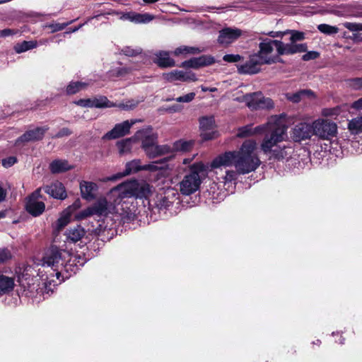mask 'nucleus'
<instances>
[{"label": "nucleus", "instance_id": "f257e3e1", "mask_svg": "<svg viewBox=\"0 0 362 362\" xmlns=\"http://www.w3.org/2000/svg\"><path fill=\"white\" fill-rule=\"evenodd\" d=\"M257 143L246 140L238 151H226L216 157L211 163V168L234 166L239 174L245 175L255 171L261 161L255 153Z\"/></svg>", "mask_w": 362, "mask_h": 362}, {"label": "nucleus", "instance_id": "f03ea898", "mask_svg": "<svg viewBox=\"0 0 362 362\" xmlns=\"http://www.w3.org/2000/svg\"><path fill=\"white\" fill-rule=\"evenodd\" d=\"M85 262L79 255L71 254L54 245L48 248L42 257V266L51 267L57 278L62 276L63 280L76 274Z\"/></svg>", "mask_w": 362, "mask_h": 362}, {"label": "nucleus", "instance_id": "7ed1b4c3", "mask_svg": "<svg viewBox=\"0 0 362 362\" xmlns=\"http://www.w3.org/2000/svg\"><path fill=\"white\" fill-rule=\"evenodd\" d=\"M269 124H274V125L271 127L270 135L265 136L261 144V148L265 154H270L269 159L278 160L287 159L291 156L292 148L286 146H277L278 143L286 139L287 127L282 119L276 115L270 118Z\"/></svg>", "mask_w": 362, "mask_h": 362}, {"label": "nucleus", "instance_id": "20e7f679", "mask_svg": "<svg viewBox=\"0 0 362 362\" xmlns=\"http://www.w3.org/2000/svg\"><path fill=\"white\" fill-rule=\"evenodd\" d=\"M208 172L209 166L202 162L189 165L188 169L185 170L183 177L179 182L180 193L188 196L198 191Z\"/></svg>", "mask_w": 362, "mask_h": 362}, {"label": "nucleus", "instance_id": "39448f33", "mask_svg": "<svg viewBox=\"0 0 362 362\" xmlns=\"http://www.w3.org/2000/svg\"><path fill=\"white\" fill-rule=\"evenodd\" d=\"M151 192V189L148 183L130 180L112 189L110 196L116 197L115 204L119 205L126 198L147 199Z\"/></svg>", "mask_w": 362, "mask_h": 362}, {"label": "nucleus", "instance_id": "423d86ee", "mask_svg": "<svg viewBox=\"0 0 362 362\" xmlns=\"http://www.w3.org/2000/svg\"><path fill=\"white\" fill-rule=\"evenodd\" d=\"M259 51L256 52L265 64L281 62L277 53L276 40L264 39L259 45Z\"/></svg>", "mask_w": 362, "mask_h": 362}, {"label": "nucleus", "instance_id": "0eeeda50", "mask_svg": "<svg viewBox=\"0 0 362 362\" xmlns=\"http://www.w3.org/2000/svg\"><path fill=\"white\" fill-rule=\"evenodd\" d=\"M313 135L320 139L329 140L337 133L336 123L326 119H317L313 122Z\"/></svg>", "mask_w": 362, "mask_h": 362}, {"label": "nucleus", "instance_id": "6e6552de", "mask_svg": "<svg viewBox=\"0 0 362 362\" xmlns=\"http://www.w3.org/2000/svg\"><path fill=\"white\" fill-rule=\"evenodd\" d=\"M117 66H112L106 73V77L110 80H115L116 78L127 79L133 72L140 69L141 66L136 63H131L129 65H123L120 62H117Z\"/></svg>", "mask_w": 362, "mask_h": 362}, {"label": "nucleus", "instance_id": "1a4fd4ad", "mask_svg": "<svg viewBox=\"0 0 362 362\" xmlns=\"http://www.w3.org/2000/svg\"><path fill=\"white\" fill-rule=\"evenodd\" d=\"M177 199V193L173 189H168L163 194L156 195V198L148 201L149 207L158 211L168 209Z\"/></svg>", "mask_w": 362, "mask_h": 362}, {"label": "nucleus", "instance_id": "9d476101", "mask_svg": "<svg viewBox=\"0 0 362 362\" xmlns=\"http://www.w3.org/2000/svg\"><path fill=\"white\" fill-rule=\"evenodd\" d=\"M265 64L257 53L250 54L249 59L243 64L238 65V71L240 74H256L261 71V66Z\"/></svg>", "mask_w": 362, "mask_h": 362}, {"label": "nucleus", "instance_id": "9b49d317", "mask_svg": "<svg viewBox=\"0 0 362 362\" xmlns=\"http://www.w3.org/2000/svg\"><path fill=\"white\" fill-rule=\"evenodd\" d=\"M138 104L139 101L131 100L125 103H122L117 105L109 100L105 96H99L93 99V107L96 108L118 107L120 109L129 110L135 108Z\"/></svg>", "mask_w": 362, "mask_h": 362}, {"label": "nucleus", "instance_id": "f8f14e48", "mask_svg": "<svg viewBox=\"0 0 362 362\" xmlns=\"http://www.w3.org/2000/svg\"><path fill=\"white\" fill-rule=\"evenodd\" d=\"M313 135V125L308 122H300L292 129L291 137L296 142L310 139Z\"/></svg>", "mask_w": 362, "mask_h": 362}, {"label": "nucleus", "instance_id": "ddd939ff", "mask_svg": "<svg viewBox=\"0 0 362 362\" xmlns=\"http://www.w3.org/2000/svg\"><path fill=\"white\" fill-rule=\"evenodd\" d=\"M163 78L167 82H174L180 81L182 82L196 81L197 78L196 74L191 71L173 70L168 73H163Z\"/></svg>", "mask_w": 362, "mask_h": 362}, {"label": "nucleus", "instance_id": "4468645a", "mask_svg": "<svg viewBox=\"0 0 362 362\" xmlns=\"http://www.w3.org/2000/svg\"><path fill=\"white\" fill-rule=\"evenodd\" d=\"M243 34V31L235 27L221 29L218 33V42L222 45H228L237 40Z\"/></svg>", "mask_w": 362, "mask_h": 362}, {"label": "nucleus", "instance_id": "2eb2a0df", "mask_svg": "<svg viewBox=\"0 0 362 362\" xmlns=\"http://www.w3.org/2000/svg\"><path fill=\"white\" fill-rule=\"evenodd\" d=\"M201 136L203 140L208 141L216 137L215 119L213 116L203 117L199 119Z\"/></svg>", "mask_w": 362, "mask_h": 362}, {"label": "nucleus", "instance_id": "dca6fc26", "mask_svg": "<svg viewBox=\"0 0 362 362\" xmlns=\"http://www.w3.org/2000/svg\"><path fill=\"white\" fill-rule=\"evenodd\" d=\"M277 53L279 57L281 55H290L296 53L305 52L307 50V45L305 43L296 44L291 42L284 43L281 40H276Z\"/></svg>", "mask_w": 362, "mask_h": 362}, {"label": "nucleus", "instance_id": "f3484780", "mask_svg": "<svg viewBox=\"0 0 362 362\" xmlns=\"http://www.w3.org/2000/svg\"><path fill=\"white\" fill-rule=\"evenodd\" d=\"M136 122V119L131 121L126 120L122 123L117 124L114 128L107 132L104 136V139H115L124 136L129 134L130 128Z\"/></svg>", "mask_w": 362, "mask_h": 362}, {"label": "nucleus", "instance_id": "a211bd4d", "mask_svg": "<svg viewBox=\"0 0 362 362\" xmlns=\"http://www.w3.org/2000/svg\"><path fill=\"white\" fill-rule=\"evenodd\" d=\"M49 128L47 127H38L33 129H29L16 139L15 145H18L21 143L40 141L42 139L45 132Z\"/></svg>", "mask_w": 362, "mask_h": 362}, {"label": "nucleus", "instance_id": "6ab92c4d", "mask_svg": "<svg viewBox=\"0 0 362 362\" xmlns=\"http://www.w3.org/2000/svg\"><path fill=\"white\" fill-rule=\"evenodd\" d=\"M270 119L267 124L259 125L255 128H252V125L248 124L240 127L238 131L237 136L240 138L247 137L257 133H262L264 132H271V127H274V124H269Z\"/></svg>", "mask_w": 362, "mask_h": 362}, {"label": "nucleus", "instance_id": "aec40b11", "mask_svg": "<svg viewBox=\"0 0 362 362\" xmlns=\"http://www.w3.org/2000/svg\"><path fill=\"white\" fill-rule=\"evenodd\" d=\"M136 136L142 140V148L146 151V146H151L157 143L158 135L154 133L151 127L139 130Z\"/></svg>", "mask_w": 362, "mask_h": 362}, {"label": "nucleus", "instance_id": "412c9836", "mask_svg": "<svg viewBox=\"0 0 362 362\" xmlns=\"http://www.w3.org/2000/svg\"><path fill=\"white\" fill-rule=\"evenodd\" d=\"M154 16L148 13H139L134 11L127 12L120 18L134 23H148L154 19Z\"/></svg>", "mask_w": 362, "mask_h": 362}, {"label": "nucleus", "instance_id": "4be33fe9", "mask_svg": "<svg viewBox=\"0 0 362 362\" xmlns=\"http://www.w3.org/2000/svg\"><path fill=\"white\" fill-rule=\"evenodd\" d=\"M91 209L93 215L98 216H107L114 209L105 198L99 199L91 206Z\"/></svg>", "mask_w": 362, "mask_h": 362}, {"label": "nucleus", "instance_id": "5701e85b", "mask_svg": "<svg viewBox=\"0 0 362 362\" xmlns=\"http://www.w3.org/2000/svg\"><path fill=\"white\" fill-rule=\"evenodd\" d=\"M45 192L55 199H64L66 192L64 185L59 182H55L45 187Z\"/></svg>", "mask_w": 362, "mask_h": 362}, {"label": "nucleus", "instance_id": "b1692460", "mask_svg": "<svg viewBox=\"0 0 362 362\" xmlns=\"http://www.w3.org/2000/svg\"><path fill=\"white\" fill-rule=\"evenodd\" d=\"M171 147L168 145H158L156 143L154 145L146 146V154L150 158H154L158 156L168 154L171 152Z\"/></svg>", "mask_w": 362, "mask_h": 362}, {"label": "nucleus", "instance_id": "393cba45", "mask_svg": "<svg viewBox=\"0 0 362 362\" xmlns=\"http://www.w3.org/2000/svg\"><path fill=\"white\" fill-rule=\"evenodd\" d=\"M80 189L81 197L86 200L90 201L95 198L98 185L93 182L82 181L80 183Z\"/></svg>", "mask_w": 362, "mask_h": 362}, {"label": "nucleus", "instance_id": "a878e982", "mask_svg": "<svg viewBox=\"0 0 362 362\" xmlns=\"http://www.w3.org/2000/svg\"><path fill=\"white\" fill-rule=\"evenodd\" d=\"M26 211L33 216H40L43 213L45 205L43 202L28 198L25 204Z\"/></svg>", "mask_w": 362, "mask_h": 362}, {"label": "nucleus", "instance_id": "bb28decb", "mask_svg": "<svg viewBox=\"0 0 362 362\" xmlns=\"http://www.w3.org/2000/svg\"><path fill=\"white\" fill-rule=\"evenodd\" d=\"M155 55H156L155 62L160 67L167 68V67H172L175 65V60L173 59L170 58V54L168 52L160 51V52H157Z\"/></svg>", "mask_w": 362, "mask_h": 362}, {"label": "nucleus", "instance_id": "cd10ccee", "mask_svg": "<svg viewBox=\"0 0 362 362\" xmlns=\"http://www.w3.org/2000/svg\"><path fill=\"white\" fill-rule=\"evenodd\" d=\"M141 170L139 160H132L126 164L124 172L122 173H117L109 177L108 180H116L124 176L128 175L132 173H135Z\"/></svg>", "mask_w": 362, "mask_h": 362}, {"label": "nucleus", "instance_id": "c85d7f7f", "mask_svg": "<svg viewBox=\"0 0 362 362\" xmlns=\"http://www.w3.org/2000/svg\"><path fill=\"white\" fill-rule=\"evenodd\" d=\"M14 279L0 273V296L7 294L13 291Z\"/></svg>", "mask_w": 362, "mask_h": 362}, {"label": "nucleus", "instance_id": "c756f323", "mask_svg": "<svg viewBox=\"0 0 362 362\" xmlns=\"http://www.w3.org/2000/svg\"><path fill=\"white\" fill-rule=\"evenodd\" d=\"M313 95V92L310 90H300L296 93H287L285 96L289 101L297 103H299L303 98H310Z\"/></svg>", "mask_w": 362, "mask_h": 362}, {"label": "nucleus", "instance_id": "7c9ffc66", "mask_svg": "<svg viewBox=\"0 0 362 362\" xmlns=\"http://www.w3.org/2000/svg\"><path fill=\"white\" fill-rule=\"evenodd\" d=\"M85 233L84 229L81 226H77L66 231V239L69 242L76 243L85 235Z\"/></svg>", "mask_w": 362, "mask_h": 362}, {"label": "nucleus", "instance_id": "2f4dec72", "mask_svg": "<svg viewBox=\"0 0 362 362\" xmlns=\"http://www.w3.org/2000/svg\"><path fill=\"white\" fill-rule=\"evenodd\" d=\"M202 52V49L198 47L182 45L176 48L173 54L175 56H187L188 54H197Z\"/></svg>", "mask_w": 362, "mask_h": 362}, {"label": "nucleus", "instance_id": "473e14b6", "mask_svg": "<svg viewBox=\"0 0 362 362\" xmlns=\"http://www.w3.org/2000/svg\"><path fill=\"white\" fill-rule=\"evenodd\" d=\"M71 216V214L70 209H66L64 211H63L59 218L54 224V229L57 231H59L64 228L70 222Z\"/></svg>", "mask_w": 362, "mask_h": 362}, {"label": "nucleus", "instance_id": "72a5a7b5", "mask_svg": "<svg viewBox=\"0 0 362 362\" xmlns=\"http://www.w3.org/2000/svg\"><path fill=\"white\" fill-rule=\"evenodd\" d=\"M93 81L92 79H89L86 82L81 81H76L71 82L66 87V93L68 95L75 94L79 90L86 88L87 86L92 85Z\"/></svg>", "mask_w": 362, "mask_h": 362}, {"label": "nucleus", "instance_id": "f704fd0d", "mask_svg": "<svg viewBox=\"0 0 362 362\" xmlns=\"http://www.w3.org/2000/svg\"><path fill=\"white\" fill-rule=\"evenodd\" d=\"M260 98H262V93L257 92L244 95L243 101L250 109L257 110L258 100H259Z\"/></svg>", "mask_w": 362, "mask_h": 362}, {"label": "nucleus", "instance_id": "c9c22d12", "mask_svg": "<svg viewBox=\"0 0 362 362\" xmlns=\"http://www.w3.org/2000/svg\"><path fill=\"white\" fill-rule=\"evenodd\" d=\"M71 165H69L66 160H55L49 165L50 170L52 173H59L65 172L71 169Z\"/></svg>", "mask_w": 362, "mask_h": 362}, {"label": "nucleus", "instance_id": "e433bc0d", "mask_svg": "<svg viewBox=\"0 0 362 362\" xmlns=\"http://www.w3.org/2000/svg\"><path fill=\"white\" fill-rule=\"evenodd\" d=\"M348 128L352 134L362 133V116L353 118L349 122Z\"/></svg>", "mask_w": 362, "mask_h": 362}, {"label": "nucleus", "instance_id": "4c0bfd02", "mask_svg": "<svg viewBox=\"0 0 362 362\" xmlns=\"http://www.w3.org/2000/svg\"><path fill=\"white\" fill-rule=\"evenodd\" d=\"M37 45V42L35 40L23 41L15 45L13 49L16 53L19 54L35 48Z\"/></svg>", "mask_w": 362, "mask_h": 362}, {"label": "nucleus", "instance_id": "58836bf2", "mask_svg": "<svg viewBox=\"0 0 362 362\" xmlns=\"http://www.w3.org/2000/svg\"><path fill=\"white\" fill-rule=\"evenodd\" d=\"M194 59L199 68L211 65L215 62L214 57L211 55H202Z\"/></svg>", "mask_w": 362, "mask_h": 362}, {"label": "nucleus", "instance_id": "ea45409f", "mask_svg": "<svg viewBox=\"0 0 362 362\" xmlns=\"http://www.w3.org/2000/svg\"><path fill=\"white\" fill-rule=\"evenodd\" d=\"M317 29L320 32L329 35L337 34L339 32L337 27L325 23L318 25Z\"/></svg>", "mask_w": 362, "mask_h": 362}, {"label": "nucleus", "instance_id": "a19ab883", "mask_svg": "<svg viewBox=\"0 0 362 362\" xmlns=\"http://www.w3.org/2000/svg\"><path fill=\"white\" fill-rule=\"evenodd\" d=\"M76 21V19H74L63 23H52L47 25L46 27L50 28L52 30V33H55L64 30L66 27L72 24Z\"/></svg>", "mask_w": 362, "mask_h": 362}, {"label": "nucleus", "instance_id": "79ce46f5", "mask_svg": "<svg viewBox=\"0 0 362 362\" xmlns=\"http://www.w3.org/2000/svg\"><path fill=\"white\" fill-rule=\"evenodd\" d=\"M118 216L120 218V222L123 223H129L134 221L135 218L134 214L129 209H123L122 212L119 213Z\"/></svg>", "mask_w": 362, "mask_h": 362}, {"label": "nucleus", "instance_id": "37998d69", "mask_svg": "<svg viewBox=\"0 0 362 362\" xmlns=\"http://www.w3.org/2000/svg\"><path fill=\"white\" fill-rule=\"evenodd\" d=\"M192 141H178L174 144L173 148L177 151H187L192 147Z\"/></svg>", "mask_w": 362, "mask_h": 362}, {"label": "nucleus", "instance_id": "c03bdc74", "mask_svg": "<svg viewBox=\"0 0 362 362\" xmlns=\"http://www.w3.org/2000/svg\"><path fill=\"white\" fill-rule=\"evenodd\" d=\"M257 105V110L259 109H272L274 107V103L269 98H265L262 94V98H260Z\"/></svg>", "mask_w": 362, "mask_h": 362}, {"label": "nucleus", "instance_id": "a18cd8bd", "mask_svg": "<svg viewBox=\"0 0 362 362\" xmlns=\"http://www.w3.org/2000/svg\"><path fill=\"white\" fill-rule=\"evenodd\" d=\"M119 153L121 154L130 151L132 147V140L130 139L122 140L117 144Z\"/></svg>", "mask_w": 362, "mask_h": 362}, {"label": "nucleus", "instance_id": "49530a36", "mask_svg": "<svg viewBox=\"0 0 362 362\" xmlns=\"http://www.w3.org/2000/svg\"><path fill=\"white\" fill-rule=\"evenodd\" d=\"M239 173L235 169V170H228L226 171V174L224 177H223V182L225 184L228 182H232L233 181H235L238 179Z\"/></svg>", "mask_w": 362, "mask_h": 362}, {"label": "nucleus", "instance_id": "de8ad7c7", "mask_svg": "<svg viewBox=\"0 0 362 362\" xmlns=\"http://www.w3.org/2000/svg\"><path fill=\"white\" fill-rule=\"evenodd\" d=\"M290 33L291 37L290 41L293 43H296L298 41H301L305 39V33L303 32L295 30H287Z\"/></svg>", "mask_w": 362, "mask_h": 362}, {"label": "nucleus", "instance_id": "09e8293b", "mask_svg": "<svg viewBox=\"0 0 362 362\" xmlns=\"http://www.w3.org/2000/svg\"><path fill=\"white\" fill-rule=\"evenodd\" d=\"M93 211H92L91 206H90L86 209H83L81 211L77 212L74 215V217L76 219L81 221V220H83L90 216H93Z\"/></svg>", "mask_w": 362, "mask_h": 362}, {"label": "nucleus", "instance_id": "8fccbe9b", "mask_svg": "<svg viewBox=\"0 0 362 362\" xmlns=\"http://www.w3.org/2000/svg\"><path fill=\"white\" fill-rule=\"evenodd\" d=\"M343 26L351 32L362 31V23L345 22Z\"/></svg>", "mask_w": 362, "mask_h": 362}, {"label": "nucleus", "instance_id": "3c124183", "mask_svg": "<svg viewBox=\"0 0 362 362\" xmlns=\"http://www.w3.org/2000/svg\"><path fill=\"white\" fill-rule=\"evenodd\" d=\"M140 48L133 49L131 47H125L122 49V53L128 57H134L141 54Z\"/></svg>", "mask_w": 362, "mask_h": 362}, {"label": "nucleus", "instance_id": "603ef678", "mask_svg": "<svg viewBox=\"0 0 362 362\" xmlns=\"http://www.w3.org/2000/svg\"><path fill=\"white\" fill-rule=\"evenodd\" d=\"M223 59L228 63L238 62L243 59L240 54H228L223 56Z\"/></svg>", "mask_w": 362, "mask_h": 362}, {"label": "nucleus", "instance_id": "864d4df0", "mask_svg": "<svg viewBox=\"0 0 362 362\" xmlns=\"http://www.w3.org/2000/svg\"><path fill=\"white\" fill-rule=\"evenodd\" d=\"M163 164V162L160 161H156L153 162L151 163H149L148 165H146L143 169L150 170V171H156L158 170H161L163 168V167L161 165Z\"/></svg>", "mask_w": 362, "mask_h": 362}, {"label": "nucleus", "instance_id": "5fc2aeb1", "mask_svg": "<svg viewBox=\"0 0 362 362\" xmlns=\"http://www.w3.org/2000/svg\"><path fill=\"white\" fill-rule=\"evenodd\" d=\"M11 258V253L7 248L0 249V264L4 263Z\"/></svg>", "mask_w": 362, "mask_h": 362}, {"label": "nucleus", "instance_id": "6e6d98bb", "mask_svg": "<svg viewBox=\"0 0 362 362\" xmlns=\"http://www.w3.org/2000/svg\"><path fill=\"white\" fill-rule=\"evenodd\" d=\"M195 97L194 93H189L185 95L180 96L175 99V100L178 103H189L194 100Z\"/></svg>", "mask_w": 362, "mask_h": 362}, {"label": "nucleus", "instance_id": "4d7b16f0", "mask_svg": "<svg viewBox=\"0 0 362 362\" xmlns=\"http://www.w3.org/2000/svg\"><path fill=\"white\" fill-rule=\"evenodd\" d=\"M180 66L183 68L199 69L194 57L182 62Z\"/></svg>", "mask_w": 362, "mask_h": 362}, {"label": "nucleus", "instance_id": "13d9d810", "mask_svg": "<svg viewBox=\"0 0 362 362\" xmlns=\"http://www.w3.org/2000/svg\"><path fill=\"white\" fill-rule=\"evenodd\" d=\"M349 86L354 89H362V78H355L349 81Z\"/></svg>", "mask_w": 362, "mask_h": 362}, {"label": "nucleus", "instance_id": "bf43d9fd", "mask_svg": "<svg viewBox=\"0 0 362 362\" xmlns=\"http://www.w3.org/2000/svg\"><path fill=\"white\" fill-rule=\"evenodd\" d=\"M17 162V159L14 156H10L8 158L2 160V165L4 168H10Z\"/></svg>", "mask_w": 362, "mask_h": 362}, {"label": "nucleus", "instance_id": "052dcab7", "mask_svg": "<svg viewBox=\"0 0 362 362\" xmlns=\"http://www.w3.org/2000/svg\"><path fill=\"white\" fill-rule=\"evenodd\" d=\"M74 103L84 107H93V99H80Z\"/></svg>", "mask_w": 362, "mask_h": 362}, {"label": "nucleus", "instance_id": "680f3d73", "mask_svg": "<svg viewBox=\"0 0 362 362\" xmlns=\"http://www.w3.org/2000/svg\"><path fill=\"white\" fill-rule=\"evenodd\" d=\"M18 33L19 31L18 30L6 28L4 30H0V37H6L11 35H16Z\"/></svg>", "mask_w": 362, "mask_h": 362}, {"label": "nucleus", "instance_id": "e2e57ef3", "mask_svg": "<svg viewBox=\"0 0 362 362\" xmlns=\"http://www.w3.org/2000/svg\"><path fill=\"white\" fill-rule=\"evenodd\" d=\"M99 16H100V15H97V16H95L93 17H90V18H88L83 23L79 25L78 26H76V27H74V28H72L71 30H69V31H66L65 33V34H69V33H75L76 31H78L81 28H82L84 25L87 24L88 23L90 22L92 20H93L94 18H98Z\"/></svg>", "mask_w": 362, "mask_h": 362}, {"label": "nucleus", "instance_id": "0e129e2a", "mask_svg": "<svg viewBox=\"0 0 362 362\" xmlns=\"http://www.w3.org/2000/svg\"><path fill=\"white\" fill-rule=\"evenodd\" d=\"M318 57H319V53L317 52L310 51V52H308L307 53H305L303 56L302 59L304 61H309V60H311V59H315Z\"/></svg>", "mask_w": 362, "mask_h": 362}, {"label": "nucleus", "instance_id": "69168bd1", "mask_svg": "<svg viewBox=\"0 0 362 362\" xmlns=\"http://www.w3.org/2000/svg\"><path fill=\"white\" fill-rule=\"evenodd\" d=\"M71 134V132L69 129L66 127H64L62 129H60L56 135L54 136L55 138H61L63 136H67Z\"/></svg>", "mask_w": 362, "mask_h": 362}, {"label": "nucleus", "instance_id": "338daca9", "mask_svg": "<svg viewBox=\"0 0 362 362\" xmlns=\"http://www.w3.org/2000/svg\"><path fill=\"white\" fill-rule=\"evenodd\" d=\"M288 31L286 30V31H284V32H281V31H279V32H274V31H272L270 33H269V35L272 37H282L284 35L286 34H288Z\"/></svg>", "mask_w": 362, "mask_h": 362}, {"label": "nucleus", "instance_id": "774afa93", "mask_svg": "<svg viewBox=\"0 0 362 362\" xmlns=\"http://www.w3.org/2000/svg\"><path fill=\"white\" fill-rule=\"evenodd\" d=\"M81 207V201L79 199L76 200L72 205L69 206L67 209H70L71 214L74 211Z\"/></svg>", "mask_w": 362, "mask_h": 362}]
</instances>
